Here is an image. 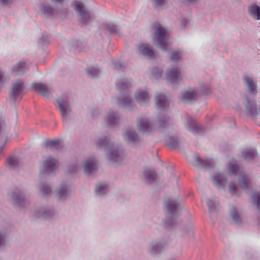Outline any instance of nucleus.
I'll return each instance as SVG.
<instances>
[{
	"label": "nucleus",
	"instance_id": "nucleus-27",
	"mask_svg": "<svg viewBox=\"0 0 260 260\" xmlns=\"http://www.w3.org/2000/svg\"><path fill=\"white\" fill-rule=\"evenodd\" d=\"M155 102L158 108L160 110H165L169 106V102L163 94H158L155 97Z\"/></svg>",
	"mask_w": 260,
	"mask_h": 260
},
{
	"label": "nucleus",
	"instance_id": "nucleus-18",
	"mask_svg": "<svg viewBox=\"0 0 260 260\" xmlns=\"http://www.w3.org/2000/svg\"><path fill=\"white\" fill-rule=\"evenodd\" d=\"M70 192L69 186L66 183H62L57 189L56 196L59 200L63 201L69 197Z\"/></svg>",
	"mask_w": 260,
	"mask_h": 260
},
{
	"label": "nucleus",
	"instance_id": "nucleus-48",
	"mask_svg": "<svg viewBox=\"0 0 260 260\" xmlns=\"http://www.w3.org/2000/svg\"><path fill=\"white\" fill-rule=\"evenodd\" d=\"M171 60L173 61H177L181 59V53L178 51H173L170 56Z\"/></svg>",
	"mask_w": 260,
	"mask_h": 260
},
{
	"label": "nucleus",
	"instance_id": "nucleus-15",
	"mask_svg": "<svg viewBox=\"0 0 260 260\" xmlns=\"http://www.w3.org/2000/svg\"><path fill=\"white\" fill-rule=\"evenodd\" d=\"M40 10L42 14L47 18H50L59 14L58 10L53 8L47 4H42L41 5Z\"/></svg>",
	"mask_w": 260,
	"mask_h": 260
},
{
	"label": "nucleus",
	"instance_id": "nucleus-41",
	"mask_svg": "<svg viewBox=\"0 0 260 260\" xmlns=\"http://www.w3.org/2000/svg\"><path fill=\"white\" fill-rule=\"evenodd\" d=\"M231 215L232 219L236 223H240L241 222V218L237 211V210L235 207H232L231 209Z\"/></svg>",
	"mask_w": 260,
	"mask_h": 260
},
{
	"label": "nucleus",
	"instance_id": "nucleus-49",
	"mask_svg": "<svg viewBox=\"0 0 260 260\" xmlns=\"http://www.w3.org/2000/svg\"><path fill=\"white\" fill-rule=\"evenodd\" d=\"M7 234L4 231H0V247L5 245Z\"/></svg>",
	"mask_w": 260,
	"mask_h": 260
},
{
	"label": "nucleus",
	"instance_id": "nucleus-56",
	"mask_svg": "<svg viewBox=\"0 0 260 260\" xmlns=\"http://www.w3.org/2000/svg\"><path fill=\"white\" fill-rule=\"evenodd\" d=\"M4 73L2 70H0V88H2L4 83V81L3 80Z\"/></svg>",
	"mask_w": 260,
	"mask_h": 260
},
{
	"label": "nucleus",
	"instance_id": "nucleus-60",
	"mask_svg": "<svg viewBox=\"0 0 260 260\" xmlns=\"http://www.w3.org/2000/svg\"><path fill=\"white\" fill-rule=\"evenodd\" d=\"M187 232H188V234L190 235V236H191L193 235V226H190L188 229V230L187 231Z\"/></svg>",
	"mask_w": 260,
	"mask_h": 260
},
{
	"label": "nucleus",
	"instance_id": "nucleus-34",
	"mask_svg": "<svg viewBox=\"0 0 260 260\" xmlns=\"http://www.w3.org/2000/svg\"><path fill=\"white\" fill-rule=\"evenodd\" d=\"M251 179L248 175L245 174L240 175V178L239 180V184L240 187L244 189H247L249 187Z\"/></svg>",
	"mask_w": 260,
	"mask_h": 260
},
{
	"label": "nucleus",
	"instance_id": "nucleus-42",
	"mask_svg": "<svg viewBox=\"0 0 260 260\" xmlns=\"http://www.w3.org/2000/svg\"><path fill=\"white\" fill-rule=\"evenodd\" d=\"M40 192L44 196H47L51 193L52 189L46 183H42L39 187Z\"/></svg>",
	"mask_w": 260,
	"mask_h": 260
},
{
	"label": "nucleus",
	"instance_id": "nucleus-32",
	"mask_svg": "<svg viewBox=\"0 0 260 260\" xmlns=\"http://www.w3.org/2000/svg\"><path fill=\"white\" fill-rule=\"evenodd\" d=\"M144 176L146 182L151 183L155 181L157 178L156 171L153 169H146L144 172Z\"/></svg>",
	"mask_w": 260,
	"mask_h": 260
},
{
	"label": "nucleus",
	"instance_id": "nucleus-21",
	"mask_svg": "<svg viewBox=\"0 0 260 260\" xmlns=\"http://www.w3.org/2000/svg\"><path fill=\"white\" fill-rule=\"evenodd\" d=\"M96 161L94 158L87 159L84 163V170L85 173L88 175H90L96 169Z\"/></svg>",
	"mask_w": 260,
	"mask_h": 260
},
{
	"label": "nucleus",
	"instance_id": "nucleus-20",
	"mask_svg": "<svg viewBox=\"0 0 260 260\" xmlns=\"http://www.w3.org/2000/svg\"><path fill=\"white\" fill-rule=\"evenodd\" d=\"M12 199L14 204L19 207H24L27 203L21 190H16L14 192L12 195Z\"/></svg>",
	"mask_w": 260,
	"mask_h": 260
},
{
	"label": "nucleus",
	"instance_id": "nucleus-63",
	"mask_svg": "<svg viewBox=\"0 0 260 260\" xmlns=\"http://www.w3.org/2000/svg\"><path fill=\"white\" fill-rule=\"evenodd\" d=\"M259 110H260V108H259Z\"/></svg>",
	"mask_w": 260,
	"mask_h": 260
},
{
	"label": "nucleus",
	"instance_id": "nucleus-25",
	"mask_svg": "<svg viewBox=\"0 0 260 260\" xmlns=\"http://www.w3.org/2000/svg\"><path fill=\"white\" fill-rule=\"evenodd\" d=\"M55 212L52 208H43L38 210L35 216L36 217L43 218L44 219L51 217L54 215Z\"/></svg>",
	"mask_w": 260,
	"mask_h": 260
},
{
	"label": "nucleus",
	"instance_id": "nucleus-35",
	"mask_svg": "<svg viewBox=\"0 0 260 260\" xmlns=\"http://www.w3.org/2000/svg\"><path fill=\"white\" fill-rule=\"evenodd\" d=\"M125 139L128 142L134 143L138 141L137 133L133 129H128L124 134Z\"/></svg>",
	"mask_w": 260,
	"mask_h": 260
},
{
	"label": "nucleus",
	"instance_id": "nucleus-37",
	"mask_svg": "<svg viewBox=\"0 0 260 260\" xmlns=\"http://www.w3.org/2000/svg\"><path fill=\"white\" fill-rule=\"evenodd\" d=\"M104 27L109 31L110 34H117L120 30L118 26L113 23H107L104 25Z\"/></svg>",
	"mask_w": 260,
	"mask_h": 260
},
{
	"label": "nucleus",
	"instance_id": "nucleus-12",
	"mask_svg": "<svg viewBox=\"0 0 260 260\" xmlns=\"http://www.w3.org/2000/svg\"><path fill=\"white\" fill-rule=\"evenodd\" d=\"M186 127L194 134H201L204 131V128L190 117H188Z\"/></svg>",
	"mask_w": 260,
	"mask_h": 260
},
{
	"label": "nucleus",
	"instance_id": "nucleus-7",
	"mask_svg": "<svg viewBox=\"0 0 260 260\" xmlns=\"http://www.w3.org/2000/svg\"><path fill=\"white\" fill-rule=\"evenodd\" d=\"M24 88V82L20 80L17 81L12 84L11 90L10 92V98L14 102L18 97L22 96V91Z\"/></svg>",
	"mask_w": 260,
	"mask_h": 260
},
{
	"label": "nucleus",
	"instance_id": "nucleus-61",
	"mask_svg": "<svg viewBox=\"0 0 260 260\" xmlns=\"http://www.w3.org/2000/svg\"><path fill=\"white\" fill-rule=\"evenodd\" d=\"M64 0H51L52 3L62 4Z\"/></svg>",
	"mask_w": 260,
	"mask_h": 260
},
{
	"label": "nucleus",
	"instance_id": "nucleus-24",
	"mask_svg": "<svg viewBox=\"0 0 260 260\" xmlns=\"http://www.w3.org/2000/svg\"><path fill=\"white\" fill-rule=\"evenodd\" d=\"M257 155V151L254 149H245L241 151V157L247 161L255 160Z\"/></svg>",
	"mask_w": 260,
	"mask_h": 260
},
{
	"label": "nucleus",
	"instance_id": "nucleus-23",
	"mask_svg": "<svg viewBox=\"0 0 260 260\" xmlns=\"http://www.w3.org/2000/svg\"><path fill=\"white\" fill-rule=\"evenodd\" d=\"M243 81L250 94L254 95L257 94L258 91L256 89V85L252 78L247 75H245L243 77Z\"/></svg>",
	"mask_w": 260,
	"mask_h": 260
},
{
	"label": "nucleus",
	"instance_id": "nucleus-33",
	"mask_svg": "<svg viewBox=\"0 0 260 260\" xmlns=\"http://www.w3.org/2000/svg\"><path fill=\"white\" fill-rule=\"evenodd\" d=\"M249 14L255 19L260 20V7L256 4H253L250 5L248 8Z\"/></svg>",
	"mask_w": 260,
	"mask_h": 260
},
{
	"label": "nucleus",
	"instance_id": "nucleus-51",
	"mask_svg": "<svg viewBox=\"0 0 260 260\" xmlns=\"http://www.w3.org/2000/svg\"><path fill=\"white\" fill-rule=\"evenodd\" d=\"M230 192L233 195H235L236 193L237 187L236 184L234 182H231L229 185Z\"/></svg>",
	"mask_w": 260,
	"mask_h": 260
},
{
	"label": "nucleus",
	"instance_id": "nucleus-36",
	"mask_svg": "<svg viewBox=\"0 0 260 260\" xmlns=\"http://www.w3.org/2000/svg\"><path fill=\"white\" fill-rule=\"evenodd\" d=\"M207 205L210 213H215L218 211L219 202L218 201H213L211 199L207 200Z\"/></svg>",
	"mask_w": 260,
	"mask_h": 260
},
{
	"label": "nucleus",
	"instance_id": "nucleus-1",
	"mask_svg": "<svg viewBox=\"0 0 260 260\" xmlns=\"http://www.w3.org/2000/svg\"><path fill=\"white\" fill-rule=\"evenodd\" d=\"M96 146L98 148H104L108 152L107 158L110 161L116 163L122 160V148L118 145L114 144L109 137L104 136L99 139Z\"/></svg>",
	"mask_w": 260,
	"mask_h": 260
},
{
	"label": "nucleus",
	"instance_id": "nucleus-22",
	"mask_svg": "<svg viewBox=\"0 0 260 260\" xmlns=\"http://www.w3.org/2000/svg\"><path fill=\"white\" fill-rule=\"evenodd\" d=\"M139 53L145 57L152 59L155 57V54L147 44H142L138 46Z\"/></svg>",
	"mask_w": 260,
	"mask_h": 260
},
{
	"label": "nucleus",
	"instance_id": "nucleus-31",
	"mask_svg": "<svg viewBox=\"0 0 260 260\" xmlns=\"http://www.w3.org/2000/svg\"><path fill=\"white\" fill-rule=\"evenodd\" d=\"M213 180L217 186H224L227 183L228 179L223 174L216 173L213 177Z\"/></svg>",
	"mask_w": 260,
	"mask_h": 260
},
{
	"label": "nucleus",
	"instance_id": "nucleus-16",
	"mask_svg": "<svg viewBox=\"0 0 260 260\" xmlns=\"http://www.w3.org/2000/svg\"><path fill=\"white\" fill-rule=\"evenodd\" d=\"M195 158L196 164L195 166L204 169L212 168L215 165L213 159L209 158L206 159H202L198 154H196Z\"/></svg>",
	"mask_w": 260,
	"mask_h": 260
},
{
	"label": "nucleus",
	"instance_id": "nucleus-40",
	"mask_svg": "<svg viewBox=\"0 0 260 260\" xmlns=\"http://www.w3.org/2000/svg\"><path fill=\"white\" fill-rule=\"evenodd\" d=\"M108 191V185L106 184H100L95 188L96 194L98 196H103Z\"/></svg>",
	"mask_w": 260,
	"mask_h": 260
},
{
	"label": "nucleus",
	"instance_id": "nucleus-46",
	"mask_svg": "<svg viewBox=\"0 0 260 260\" xmlns=\"http://www.w3.org/2000/svg\"><path fill=\"white\" fill-rule=\"evenodd\" d=\"M252 200L258 208H260V193L255 192L251 196Z\"/></svg>",
	"mask_w": 260,
	"mask_h": 260
},
{
	"label": "nucleus",
	"instance_id": "nucleus-14",
	"mask_svg": "<svg viewBox=\"0 0 260 260\" xmlns=\"http://www.w3.org/2000/svg\"><path fill=\"white\" fill-rule=\"evenodd\" d=\"M28 70V66L26 62L22 61H19L11 69V73L14 76H19L25 73Z\"/></svg>",
	"mask_w": 260,
	"mask_h": 260
},
{
	"label": "nucleus",
	"instance_id": "nucleus-28",
	"mask_svg": "<svg viewBox=\"0 0 260 260\" xmlns=\"http://www.w3.org/2000/svg\"><path fill=\"white\" fill-rule=\"evenodd\" d=\"M166 246V243L161 242L152 244L149 249V253L152 255H156L160 253Z\"/></svg>",
	"mask_w": 260,
	"mask_h": 260
},
{
	"label": "nucleus",
	"instance_id": "nucleus-8",
	"mask_svg": "<svg viewBox=\"0 0 260 260\" xmlns=\"http://www.w3.org/2000/svg\"><path fill=\"white\" fill-rule=\"evenodd\" d=\"M138 127L139 131L143 133H149L154 129L152 123L145 116H142L138 119Z\"/></svg>",
	"mask_w": 260,
	"mask_h": 260
},
{
	"label": "nucleus",
	"instance_id": "nucleus-50",
	"mask_svg": "<svg viewBox=\"0 0 260 260\" xmlns=\"http://www.w3.org/2000/svg\"><path fill=\"white\" fill-rule=\"evenodd\" d=\"M74 46L75 50L78 52L81 51L83 47L85 46L84 44L82 42L79 41H76L74 44Z\"/></svg>",
	"mask_w": 260,
	"mask_h": 260
},
{
	"label": "nucleus",
	"instance_id": "nucleus-30",
	"mask_svg": "<svg viewBox=\"0 0 260 260\" xmlns=\"http://www.w3.org/2000/svg\"><path fill=\"white\" fill-rule=\"evenodd\" d=\"M45 147L49 148L52 151L59 150L62 148L61 141L59 140H47L45 142Z\"/></svg>",
	"mask_w": 260,
	"mask_h": 260
},
{
	"label": "nucleus",
	"instance_id": "nucleus-44",
	"mask_svg": "<svg viewBox=\"0 0 260 260\" xmlns=\"http://www.w3.org/2000/svg\"><path fill=\"white\" fill-rule=\"evenodd\" d=\"M239 167L235 160H233L229 163L230 171L234 175L237 174Z\"/></svg>",
	"mask_w": 260,
	"mask_h": 260
},
{
	"label": "nucleus",
	"instance_id": "nucleus-43",
	"mask_svg": "<svg viewBox=\"0 0 260 260\" xmlns=\"http://www.w3.org/2000/svg\"><path fill=\"white\" fill-rule=\"evenodd\" d=\"M49 36L46 34H43L42 37L39 39L38 43L41 46H45L49 43Z\"/></svg>",
	"mask_w": 260,
	"mask_h": 260
},
{
	"label": "nucleus",
	"instance_id": "nucleus-59",
	"mask_svg": "<svg viewBox=\"0 0 260 260\" xmlns=\"http://www.w3.org/2000/svg\"><path fill=\"white\" fill-rule=\"evenodd\" d=\"M188 22V20L187 19L184 18L181 20V25L183 27H185L186 26V24Z\"/></svg>",
	"mask_w": 260,
	"mask_h": 260
},
{
	"label": "nucleus",
	"instance_id": "nucleus-4",
	"mask_svg": "<svg viewBox=\"0 0 260 260\" xmlns=\"http://www.w3.org/2000/svg\"><path fill=\"white\" fill-rule=\"evenodd\" d=\"M155 25L156 29L154 33V41L157 43L158 48L166 51L168 45L167 30L159 23Z\"/></svg>",
	"mask_w": 260,
	"mask_h": 260
},
{
	"label": "nucleus",
	"instance_id": "nucleus-57",
	"mask_svg": "<svg viewBox=\"0 0 260 260\" xmlns=\"http://www.w3.org/2000/svg\"><path fill=\"white\" fill-rule=\"evenodd\" d=\"M69 13V10L67 8H63L60 11H59V14L66 16Z\"/></svg>",
	"mask_w": 260,
	"mask_h": 260
},
{
	"label": "nucleus",
	"instance_id": "nucleus-62",
	"mask_svg": "<svg viewBox=\"0 0 260 260\" xmlns=\"http://www.w3.org/2000/svg\"><path fill=\"white\" fill-rule=\"evenodd\" d=\"M4 146L5 145H3V146H0V153L2 151V150H3L4 148Z\"/></svg>",
	"mask_w": 260,
	"mask_h": 260
},
{
	"label": "nucleus",
	"instance_id": "nucleus-58",
	"mask_svg": "<svg viewBox=\"0 0 260 260\" xmlns=\"http://www.w3.org/2000/svg\"><path fill=\"white\" fill-rule=\"evenodd\" d=\"M14 0H0V2L4 5L12 3Z\"/></svg>",
	"mask_w": 260,
	"mask_h": 260
},
{
	"label": "nucleus",
	"instance_id": "nucleus-3",
	"mask_svg": "<svg viewBox=\"0 0 260 260\" xmlns=\"http://www.w3.org/2000/svg\"><path fill=\"white\" fill-rule=\"evenodd\" d=\"M179 205V203L175 200L167 199L165 201V209L170 214L165 220V224L168 229L173 228L176 224V219L174 216Z\"/></svg>",
	"mask_w": 260,
	"mask_h": 260
},
{
	"label": "nucleus",
	"instance_id": "nucleus-19",
	"mask_svg": "<svg viewBox=\"0 0 260 260\" xmlns=\"http://www.w3.org/2000/svg\"><path fill=\"white\" fill-rule=\"evenodd\" d=\"M180 72L178 68H173L168 71L166 77L167 80L172 83H176L180 80Z\"/></svg>",
	"mask_w": 260,
	"mask_h": 260
},
{
	"label": "nucleus",
	"instance_id": "nucleus-26",
	"mask_svg": "<svg viewBox=\"0 0 260 260\" xmlns=\"http://www.w3.org/2000/svg\"><path fill=\"white\" fill-rule=\"evenodd\" d=\"M198 97V92L194 89H191L184 91L182 93V99L186 102H191L196 100Z\"/></svg>",
	"mask_w": 260,
	"mask_h": 260
},
{
	"label": "nucleus",
	"instance_id": "nucleus-54",
	"mask_svg": "<svg viewBox=\"0 0 260 260\" xmlns=\"http://www.w3.org/2000/svg\"><path fill=\"white\" fill-rule=\"evenodd\" d=\"M113 65L114 66L115 69L118 70L123 68V66L119 61H116L113 62Z\"/></svg>",
	"mask_w": 260,
	"mask_h": 260
},
{
	"label": "nucleus",
	"instance_id": "nucleus-29",
	"mask_svg": "<svg viewBox=\"0 0 260 260\" xmlns=\"http://www.w3.org/2000/svg\"><path fill=\"white\" fill-rule=\"evenodd\" d=\"M120 116L118 113L115 111H111L108 115L107 122L109 126H113L116 125L119 121Z\"/></svg>",
	"mask_w": 260,
	"mask_h": 260
},
{
	"label": "nucleus",
	"instance_id": "nucleus-2",
	"mask_svg": "<svg viewBox=\"0 0 260 260\" xmlns=\"http://www.w3.org/2000/svg\"><path fill=\"white\" fill-rule=\"evenodd\" d=\"M130 79L123 78L117 80L116 87L120 94V97L117 99V104L122 107L132 109L133 107V99L129 92V87L131 86Z\"/></svg>",
	"mask_w": 260,
	"mask_h": 260
},
{
	"label": "nucleus",
	"instance_id": "nucleus-10",
	"mask_svg": "<svg viewBox=\"0 0 260 260\" xmlns=\"http://www.w3.org/2000/svg\"><path fill=\"white\" fill-rule=\"evenodd\" d=\"M246 108L247 115L254 119H256L257 116L260 113V110L257 108L256 103L247 99Z\"/></svg>",
	"mask_w": 260,
	"mask_h": 260
},
{
	"label": "nucleus",
	"instance_id": "nucleus-11",
	"mask_svg": "<svg viewBox=\"0 0 260 260\" xmlns=\"http://www.w3.org/2000/svg\"><path fill=\"white\" fill-rule=\"evenodd\" d=\"M31 87L35 91L39 92L44 96L48 97L53 91L51 87L42 83H33Z\"/></svg>",
	"mask_w": 260,
	"mask_h": 260
},
{
	"label": "nucleus",
	"instance_id": "nucleus-9",
	"mask_svg": "<svg viewBox=\"0 0 260 260\" xmlns=\"http://www.w3.org/2000/svg\"><path fill=\"white\" fill-rule=\"evenodd\" d=\"M57 160L51 157H48L44 161L41 172L43 174H51L56 169Z\"/></svg>",
	"mask_w": 260,
	"mask_h": 260
},
{
	"label": "nucleus",
	"instance_id": "nucleus-47",
	"mask_svg": "<svg viewBox=\"0 0 260 260\" xmlns=\"http://www.w3.org/2000/svg\"><path fill=\"white\" fill-rule=\"evenodd\" d=\"M151 73L155 78H158L161 76L162 71L161 69L156 67L152 69Z\"/></svg>",
	"mask_w": 260,
	"mask_h": 260
},
{
	"label": "nucleus",
	"instance_id": "nucleus-55",
	"mask_svg": "<svg viewBox=\"0 0 260 260\" xmlns=\"http://www.w3.org/2000/svg\"><path fill=\"white\" fill-rule=\"evenodd\" d=\"M154 3L155 8L162 5L164 3V0H152Z\"/></svg>",
	"mask_w": 260,
	"mask_h": 260
},
{
	"label": "nucleus",
	"instance_id": "nucleus-38",
	"mask_svg": "<svg viewBox=\"0 0 260 260\" xmlns=\"http://www.w3.org/2000/svg\"><path fill=\"white\" fill-rule=\"evenodd\" d=\"M7 164L11 169H15L19 167L18 159L15 156H10L7 160Z\"/></svg>",
	"mask_w": 260,
	"mask_h": 260
},
{
	"label": "nucleus",
	"instance_id": "nucleus-5",
	"mask_svg": "<svg viewBox=\"0 0 260 260\" xmlns=\"http://www.w3.org/2000/svg\"><path fill=\"white\" fill-rule=\"evenodd\" d=\"M72 6L80 17L79 21L81 25H84L91 21L90 14L85 9L84 5L82 2L75 0L73 2Z\"/></svg>",
	"mask_w": 260,
	"mask_h": 260
},
{
	"label": "nucleus",
	"instance_id": "nucleus-45",
	"mask_svg": "<svg viewBox=\"0 0 260 260\" xmlns=\"http://www.w3.org/2000/svg\"><path fill=\"white\" fill-rule=\"evenodd\" d=\"M87 74L91 78H94L99 74V70L94 67H89L86 69Z\"/></svg>",
	"mask_w": 260,
	"mask_h": 260
},
{
	"label": "nucleus",
	"instance_id": "nucleus-53",
	"mask_svg": "<svg viewBox=\"0 0 260 260\" xmlns=\"http://www.w3.org/2000/svg\"><path fill=\"white\" fill-rule=\"evenodd\" d=\"M210 92V88L209 86L207 85H205L203 86V88L202 89V92L203 94H207Z\"/></svg>",
	"mask_w": 260,
	"mask_h": 260
},
{
	"label": "nucleus",
	"instance_id": "nucleus-17",
	"mask_svg": "<svg viewBox=\"0 0 260 260\" xmlns=\"http://www.w3.org/2000/svg\"><path fill=\"white\" fill-rule=\"evenodd\" d=\"M135 99L137 102L142 105L147 104L150 100L148 92L142 89L137 90L135 93Z\"/></svg>",
	"mask_w": 260,
	"mask_h": 260
},
{
	"label": "nucleus",
	"instance_id": "nucleus-6",
	"mask_svg": "<svg viewBox=\"0 0 260 260\" xmlns=\"http://www.w3.org/2000/svg\"><path fill=\"white\" fill-rule=\"evenodd\" d=\"M58 108L63 121H68L72 115L71 105L67 98H59L56 100Z\"/></svg>",
	"mask_w": 260,
	"mask_h": 260
},
{
	"label": "nucleus",
	"instance_id": "nucleus-52",
	"mask_svg": "<svg viewBox=\"0 0 260 260\" xmlns=\"http://www.w3.org/2000/svg\"><path fill=\"white\" fill-rule=\"evenodd\" d=\"M78 168V166L77 165V164H75L69 167V171L71 173H75L77 171Z\"/></svg>",
	"mask_w": 260,
	"mask_h": 260
},
{
	"label": "nucleus",
	"instance_id": "nucleus-13",
	"mask_svg": "<svg viewBox=\"0 0 260 260\" xmlns=\"http://www.w3.org/2000/svg\"><path fill=\"white\" fill-rule=\"evenodd\" d=\"M158 126L161 129L169 127L173 123L171 119L164 113H160L156 121Z\"/></svg>",
	"mask_w": 260,
	"mask_h": 260
},
{
	"label": "nucleus",
	"instance_id": "nucleus-39",
	"mask_svg": "<svg viewBox=\"0 0 260 260\" xmlns=\"http://www.w3.org/2000/svg\"><path fill=\"white\" fill-rule=\"evenodd\" d=\"M167 145L172 148H176L178 147V141L177 137H168L166 139Z\"/></svg>",
	"mask_w": 260,
	"mask_h": 260
}]
</instances>
